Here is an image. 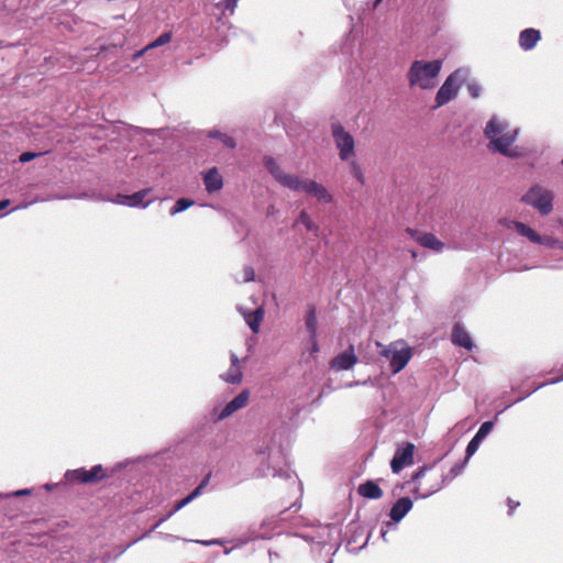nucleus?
Listing matches in <instances>:
<instances>
[{
  "mask_svg": "<svg viewBox=\"0 0 563 563\" xmlns=\"http://www.w3.org/2000/svg\"><path fill=\"white\" fill-rule=\"evenodd\" d=\"M282 438V432H274L261 439L256 448V459L260 462V466L255 471L257 477L292 478L291 471L282 467L283 464H286L287 457Z\"/></svg>",
  "mask_w": 563,
  "mask_h": 563,
  "instance_id": "1",
  "label": "nucleus"
},
{
  "mask_svg": "<svg viewBox=\"0 0 563 563\" xmlns=\"http://www.w3.org/2000/svg\"><path fill=\"white\" fill-rule=\"evenodd\" d=\"M484 134L489 141L487 148L490 152L512 159L525 156L522 147L512 146L518 137L519 130L509 129L507 122L492 118L485 126Z\"/></svg>",
  "mask_w": 563,
  "mask_h": 563,
  "instance_id": "2",
  "label": "nucleus"
},
{
  "mask_svg": "<svg viewBox=\"0 0 563 563\" xmlns=\"http://www.w3.org/2000/svg\"><path fill=\"white\" fill-rule=\"evenodd\" d=\"M263 164L267 172L278 181L282 186L292 190L302 191L307 195L314 197L320 186L319 183L312 179H301L297 175L287 174L283 170L276 159L272 156H265Z\"/></svg>",
  "mask_w": 563,
  "mask_h": 563,
  "instance_id": "3",
  "label": "nucleus"
},
{
  "mask_svg": "<svg viewBox=\"0 0 563 563\" xmlns=\"http://www.w3.org/2000/svg\"><path fill=\"white\" fill-rule=\"evenodd\" d=\"M442 68V60L433 59L430 62L415 60L408 70L407 78L410 87L421 89H431L435 86L434 79Z\"/></svg>",
  "mask_w": 563,
  "mask_h": 563,
  "instance_id": "4",
  "label": "nucleus"
},
{
  "mask_svg": "<svg viewBox=\"0 0 563 563\" xmlns=\"http://www.w3.org/2000/svg\"><path fill=\"white\" fill-rule=\"evenodd\" d=\"M553 192L540 184H533L521 197V201L536 209L541 216H548L553 210Z\"/></svg>",
  "mask_w": 563,
  "mask_h": 563,
  "instance_id": "5",
  "label": "nucleus"
},
{
  "mask_svg": "<svg viewBox=\"0 0 563 563\" xmlns=\"http://www.w3.org/2000/svg\"><path fill=\"white\" fill-rule=\"evenodd\" d=\"M470 71L466 68H459L448 76L435 95V108H440L455 99L459 90L468 78Z\"/></svg>",
  "mask_w": 563,
  "mask_h": 563,
  "instance_id": "6",
  "label": "nucleus"
},
{
  "mask_svg": "<svg viewBox=\"0 0 563 563\" xmlns=\"http://www.w3.org/2000/svg\"><path fill=\"white\" fill-rule=\"evenodd\" d=\"M376 345L382 347L379 354L389 362L393 374L404 369L412 356L411 349L401 341L393 342L387 346L376 342Z\"/></svg>",
  "mask_w": 563,
  "mask_h": 563,
  "instance_id": "7",
  "label": "nucleus"
},
{
  "mask_svg": "<svg viewBox=\"0 0 563 563\" xmlns=\"http://www.w3.org/2000/svg\"><path fill=\"white\" fill-rule=\"evenodd\" d=\"M331 134L342 162H350L355 156V140L340 122L331 123Z\"/></svg>",
  "mask_w": 563,
  "mask_h": 563,
  "instance_id": "8",
  "label": "nucleus"
},
{
  "mask_svg": "<svg viewBox=\"0 0 563 563\" xmlns=\"http://www.w3.org/2000/svg\"><path fill=\"white\" fill-rule=\"evenodd\" d=\"M249 398L250 391L244 389L230 400L221 410H219L218 407H214L211 412L212 421L219 422L229 418L238 410L244 408L247 405Z\"/></svg>",
  "mask_w": 563,
  "mask_h": 563,
  "instance_id": "9",
  "label": "nucleus"
},
{
  "mask_svg": "<svg viewBox=\"0 0 563 563\" xmlns=\"http://www.w3.org/2000/svg\"><path fill=\"white\" fill-rule=\"evenodd\" d=\"M415 444L405 442L396 449V452L390 461V468L393 473L398 474L404 467L413 464Z\"/></svg>",
  "mask_w": 563,
  "mask_h": 563,
  "instance_id": "10",
  "label": "nucleus"
},
{
  "mask_svg": "<svg viewBox=\"0 0 563 563\" xmlns=\"http://www.w3.org/2000/svg\"><path fill=\"white\" fill-rule=\"evenodd\" d=\"M468 461H466V457L460 462V463H456L455 465H453L449 472L448 475H443L441 477V481L433 484L428 490L426 492H420V486H417L415 489H413V494L416 496V498H421V499H426L428 497H430L431 495H433L434 493L439 492L441 488H442V485L446 482V481H451L453 479L454 477L459 476L463 470L465 468L466 464H467Z\"/></svg>",
  "mask_w": 563,
  "mask_h": 563,
  "instance_id": "11",
  "label": "nucleus"
},
{
  "mask_svg": "<svg viewBox=\"0 0 563 563\" xmlns=\"http://www.w3.org/2000/svg\"><path fill=\"white\" fill-rule=\"evenodd\" d=\"M412 500L409 497H400L390 508L389 517L391 522H386L385 526L388 528L400 522L412 509Z\"/></svg>",
  "mask_w": 563,
  "mask_h": 563,
  "instance_id": "12",
  "label": "nucleus"
},
{
  "mask_svg": "<svg viewBox=\"0 0 563 563\" xmlns=\"http://www.w3.org/2000/svg\"><path fill=\"white\" fill-rule=\"evenodd\" d=\"M357 363V356L354 353V346L350 345L347 350L339 353L330 362V367L335 371H349Z\"/></svg>",
  "mask_w": 563,
  "mask_h": 563,
  "instance_id": "13",
  "label": "nucleus"
},
{
  "mask_svg": "<svg viewBox=\"0 0 563 563\" xmlns=\"http://www.w3.org/2000/svg\"><path fill=\"white\" fill-rule=\"evenodd\" d=\"M210 478H211V473L207 474L202 481L199 483V485L191 492L189 493L185 498H183L181 500L177 501L173 509L167 512V517H172L173 515H175L177 511H179L180 509H183L185 506H187L188 504H190L192 500H195L197 497H199L202 493H203V489L207 487V485L209 484L210 482Z\"/></svg>",
  "mask_w": 563,
  "mask_h": 563,
  "instance_id": "14",
  "label": "nucleus"
},
{
  "mask_svg": "<svg viewBox=\"0 0 563 563\" xmlns=\"http://www.w3.org/2000/svg\"><path fill=\"white\" fill-rule=\"evenodd\" d=\"M408 232L415 238V240L423 247L441 252L444 247V244L433 234L429 232H413L412 230H408Z\"/></svg>",
  "mask_w": 563,
  "mask_h": 563,
  "instance_id": "15",
  "label": "nucleus"
},
{
  "mask_svg": "<svg viewBox=\"0 0 563 563\" xmlns=\"http://www.w3.org/2000/svg\"><path fill=\"white\" fill-rule=\"evenodd\" d=\"M148 192H150V189H142L132 195L118 196V198L114 200V202L124 205V206H129L132 208L145 209L150 205V201L144 202V199L148 195Z\"/></svg>",
  "mask_w": 563,
  "mask_h": 563,
  "instance_id": "16",
  "label": "nucleus"
},
{
  "mask_svg": "<svg viewBox=\"0 0 563 563\" xmlns=\"http://www.w3.org/2000/svg\"><path fill=\"white\" fill-rule=\"evenodd\" d=\"M203 185L209 194L223 188V177L217 167H211L202 173Z\"/></svg>",
  "mask_w": 563,
  "mask_h": 563,
  "instance_id": "17",
  "label": "nucleus"
},
{
  "mask_svg": "<svg viewBox=\"0 0 563 563\" xmlns=\"http://www.w3.org/2000/svg\"><path fill=\"white\" fill-rule=\"evenodd\" d=\"M541 40V32L533 27H528L519 33L518 43L521 49L528 52L536 47Z\"/></svg>",
  "mask_w": 563,
  "mask_h": 563,
  "instance_id": "18",
  "label": "nucleus"
},
{
  "mask_svg": "<svg viewBox=\"0 0 563 563\" xmlns=\"http://www.w3.org/2000/svg\"><path fill=\"white\" fill-rule=\"evenodd\" d=\"M452 343L464 347L467 351L473 350L474 343L470 333L460 324L455 323L451 333Z\"/></svg>",
  "mask_w": 563,
  "mask_h": 563,
  "instance_id": "19",
  "label": "nucleus"
},
{
  "mask_svg": "<svg viewBox=\"0 0 563 563\" xmlns=\"http://www.w3.org/2000/svg\"><path fill=\"white\" fill-rule=\"evenodd\" d=\"M230 360L231 365L225 373L221 374V378L229 384H239L242 380L240 358L234 353H231Z\"/></svg>",
  "mask_w": 563,
  "mask_h": 563,
  "instance_id": "20",
  "label": "nucleus"
},
{
  "mask_svg": "<svg viewBox=\"0 0 563 563\" xmlns=\"http://www.w3.org/2000/svg\"><path fill=\"white\" fill-rule=\"evenodd\" d=\"M357 493L367 499H379L383 496V490L374 481H366L358 485Z\"/></svg>",
  "mask_w": 563,
  "mask_h": 563,
  "instance_id": "21",
  "label": "nucleus"
},
{
  "mask_svg": "<svg viewBox=\"0 0 563 563\" xmlns=\"http://www.w3.org/2000/svg\"><path fill=\"white\" fill-rule=\"evenodd\" d=\"M64 481L66 483H81V484H92L91 477L89 475V471L85 467H79L76 470H68L64 474Z\"/></svg>",
  "mask_w": 563,
  "mask_h": 563,
  "instance_id": "22",
  "label": "nucleus"
},
{
  "mask_svg": "<svg viewBox=\"0 0 563 563\" xmlns=\"http://www.w3.org/2000/svg\"><path fill=\"white\" fill-rule=\"evenodd\" d=\"M305 327L309 333V336H318V319H317V310L316 307L310 305L308 306L306 316H305Z\"/></svg>",
  "mask_w": 563,
  "mask_h": 563,
  "instance_id": "23",
  "label": "nucleus"
},
{
  "mask_svg": "<svg viewBox=\"0 0 563 563\" xmlns=\"http://www.w3.org/2000/svg\"><path fill=\"white\" fill-rule=\"evenodd\" d=\"M514 228L519 235L528 239L531 243L538 244V242L540 241L541 234H539L536 230H533L528 224L520 222V221H515Z\"/></svg>",
  "mask_w": 563,
  "mask_h": 563,
  "instance_id": "24",
  "label": "nucleus"
},
{
  "mask_svg": "<svg viewBox=\"0 0 563 563\" xmlns=\"http://www.w3.org/2000/svg\"><path fill=\"white\" fill-rule=\"evenodd\" d=\"M244 314V319L247 323V325L250 327V329L254 332V333H257L260 331V325H261V322L264 318V310L263 308H256L255 310L253 311H250L247 313H243Z\"/></svg>",
  "mask_w": 563,
  "mask_h": 563,
  "instance_id": "25",
  "label": "nucleus"
},
{
  "mask_svg": "<svg viewBox=\"0 0 563 563\" xmlns=\"http://www.w3.org/2000/svg\"><path fill=\"white\" fill-rule=\"evenodd\" d=\"M207 136L210 139L219 140L228 148L233 150L236 146L235 140L229 134L221 132L220 130L212 129L208 131Z\"/></svg>",
  "mask_w": 563,
  "mask_h": 563,
  "instance_id": "26",
  "label": "nucleus"
},
{
  "mask_svg": "<svg viewBox=\"0 0 563 563\" xmlns=\"http://www.w3.org/2000/svg\"><path fill=\"white\" fill-rule=\"evenodd\" d=\"M296 224H302L308 231L317 233L319 228L313 223L307 211L302 210L296 221Z\"/></svg>",
  "mask_w": 563,
  "mask_h": 563,
  "instance_id": "27",
  "label": "nucleus"
},
{
  "mask_svg": "<svg viewBox=\"0 0 563 563\" xmlns=\"http://www.w3.org/2000/svg\"><path fill=\"white\" fill-rule=\"evenodd\" d=\"M194 205V200L188 198H179L175 205L170 208L169 214L175 216L190 208Z\"/></svg>",
  "mask_w": 563,
  "mask_h": 563,
  "instance_id": "28",
  "label": "nucleus"
},
{
  "mask_svg": "<svg viewBox=\"0 0 563 563\" xmlns=\"http://www.w3.org/2000/svg\"><path fill=\"white\" fill-rule=\"evenodd\" d=\"M538 244L549 249L563 250V241L550 235H540V241Z\"/></svg>",
  "mask_w": 563,
  "mask_h": 563,
  "instance_id": "29",
  "label": "nucleus"
},
{
  "mask_svg": "<svg viewBox=\"0 0 563 563\" xmlns=\"http://www.w3.org/2000/svg\"><path fill=\"white\" fill-rule=\"evenodd\" d=\"M89 475L91 477V482L92 484L95 483H98L107 477H109L110 475L104 471L103 466L101 464H97V465H93L90 470H89Z\"/></svg>",
  "mask_w": 563,
  "mask_h": 563,
  "instance_id": "30",
  "label": "nucleus"
},
{
  "mask_svg": "<svg viewBox=\"0 0 563 563\" xmlns=\"http://www.w3.org/2000/svg\"><path fill=\"white\" fill-rule=\"evenodd\" d=\"M172 41V33L170 32H163L162 34H159L154 41H152L151 43H148L146 46H145V49H153V48H156V47H159V46H163L167 43H169Z\"/></svg>",
  "mask_w": 563,
  "mask_h": 563,
  "instance_id": "31",
  "label": "nucleus"
},
{
  "mask_svg": "<svg viewBox=\"0 0 563 563\" xmlns=\"http://www.w3.org/2000/svg\"><path fill=\"white\" fill-rule=\"evenodd\" d=\"M350 173L361 184H365V176L360 164L356 161H350Z\"/></svg>",
  "mask_w": 563,
  "mask_h": 563,
  "instance_id": "32",
  "label": "nucleus"
},
{
  "mask_svg": "<svg viewBox=\"0 0 563 563\" xmlns=\"http://www.w3.org/2000/svg\"><path fill=\"white\" fill-rule=\"evenodd\" d=\"M482 441L483 440L481 438H478L477 435H474L472 438V440L468 442L466 450H465L466 461H468L476 453Z\"/></svg>",
  "mask_w": 563,
  "mask_h": 563,
  "instance_id": "33",
  "label": "nucleus"
},
{
  "mask_svg": "<svg viewBox=\"0 0 563 563\" xmlns=\"http://www.w3.org/2000/svg\"><path fill=\"white\" fill-rule=\"evenodd\" d=\"M313 198H316L321 203H330V202H332L331 194L321 184H320V186H319V188L317 190V194H316V196Z\"/></svg>",
  "mask_w": 563,
  "mask_h": 563,
  "instance_id": "34",
  "label": "nucleus"
},
{
  "mask_svg": "<svg viewBox=\"0 0 563 563\" xmlns=\"http://www.w3.org/2000/svg\"><path fill=\"white\" fill-rule=\"evenodd\" d=\"M495 422L494 421H485L481 424L479 429L475 433L478 438L484 440L493 430Z\"/></svg>",
  "mask_w": 563,
  "mask_h": 563,
  "instance_id": "35",
  "label": "nucleus"
},
{
  "mask_svg": "<svg viewBox=\"0 0 563 563\" xmlns=\"http://www.w3.org/2000/svg\"><path fill=\"white\" fill-rule=\"evenodd\" d=\"M31 494H32V489L23 488V489H18V490L7 493V494L0 493V499H5V498H10V497L29 496Z\"/></svg>",
  "mask_w": 563,
  "mask_h": 563,
  "instance_id": "36",
  "label": "nucleus"
},
{
  "mask_svg": "<svg viewBox=\"0 0 563 563\" xmlns=\"http://www.w3.org/2000/svg\"><path fill=\"white\" fill-rule=\"evenodd\" d=\"M558 373H559V376L554 377V378H551L549 379L548 382H544V383H541L539 384L534 389L533 391L540 389L541 387L543 386H547V385H554V384H558L560 382L563 380V364L561 365V367L558 369Z\"/></svg>",
  "mask_w": 563,
  "mask_h": 563,
  "instance_id": "37",
  "label": "nucleus"
},
{
  "mask_svg": "<svg viewBox=\"0 0 563 563\" xmlns=\"http://www.w3.org/2000/svg\"><path fill=\"white\" fill-rule=\"evenodd\" d=\"M467 91L472 98H478L482 92V87L477 81H470L467 84Z\"/></svg>",
  "mask_w": 563,
  "mask_h": 563,
  "instance_id": "38",
  "label": "nucleus"
},
{
  "mask_svg": "<svg viewBox=\"0 0 563 563\" xmlns=\"http://www.w3.org/2000/svg\"><path fill=\"white\" fill-rule=\"evenodd\" d=\"M431 468H432V466H427V465H423V466L419 467V468L415 472V474L412 475L411 481H412V482H415V483H418V482H419V481L424 476V474H426L429 470H431Z\"/></svg>",
  "mask_w": 563,
  "mask_h": 563,
  "instance_id": "39",
  "label": "nucleus"
},
{
  "mask_svg": "<svg viewBox=\"0 0 563 563\" xmlns=\"http://www.w3.org/2000/svg\"><path fill=\"white\" fill-rule=\"evenodd\" d=\"M41 154L40 153H34V152H23L20 157H19V161L21 163H29L31 161H33L34 158H36L37 156H40Z\"/></svg>",
  "mask_w": 563,
  "mask_h": 563,
  "instance_id": "40",
  "label": "nucleus"
},
{
  "mask_svg": "<svg viewBox=\"0 0 563 563\" xmlns=\"http://www.w3.org/2000/svg\"><path fill=\"white\" fill-rule=\"evenodd\" d=\"M254 278H255L254 269L252 267H250V266L244 267V269H243V282L244 283H249V282L254 280Z\"/></svg>",
  "mask_w": 563,
  "mask_h": 563,
  "instance_id": "41",
  "label": "nucleus"
},
{
  "mask_svg": "<svg viewBox=\"0 0 563 563\" xmlns=\"http://www.w3.org/2000/svg\"><path fill=\"white\" fill-rule=\"evenodd\" d=\"M310 354L313 356L319 352L318 336H309Z\"/></svg>",
  "mask_w": 563,
  "mask_h": 563,
  "instance_id": "42",
  "label": "nucleus"
},
{
  "mask_svg": "<svg viewBox=\"0 0 563 563\" xmlns=\"http://www.w3.org/2000/svg\"><path fill=\"white\" fill-rule=\"evenodd\" d=\"M238 2H239V0H223V7L225 10L233 13L238 5Z\"/></svg>",
  "mask_w": 563,
  "mask_h": 563,
  "instance_id": "43",
  "label": "nucleus"
},
{
  "mask_svg": "<svg viewBox=\"0 0 563 563\" xmlns=\"http://www.w3.org/2000/svg\"><path fill=\"white\" fill-rule=\"evenodd\" d=\"M199 543L203 544V545H222L224 543L223 540L221 539H212V540H207V541H199Z\"/></svg>",
  "mask_w": 563,
  "mask_h": 563,
  "instance_id": "44",
  "label": "nucleus"
},
{
  "mask_svg": "<svg viewBox=\"0 0 563 563\" xmlns=\"http://www.w3.org/2000/svg\"><path fill=\"white\" fill-rule=\"evenodd\" d=\"M170 517H167V514L162 517L158 521H156V523L151 528V530L144 536H148V533H151L152 531L156 530L163 522H165L166 520H168Z\"/></svg>",
  "mask_w": 563,
  "mask_h": 563,
  "instance_id": "45",
  "label": "nucleus"
},
{
  "mask_svg": "<svg viewBox=\"0 0 563 563\" xmlns=\"http://www.w3.org/2000/svg\"><path fill=\"white\" fill-rule=\"evenodd\" d=\"M146 52H148V49H145V47H143L142 49H139L136 51L135 53H133L132 55V60L133 62H136L140 57H142Z\"/></svg>",
  "mask_w": 563,
  "mask_h": 563,
  "instance_id": "46",
  "label": "nucleus"
},
{
  "mask_svg": "<svg viewBox=\"0 0 563 563\" xmlns=\"http://www.w3.org/2000/svg\"><path fill=\"white\" fill-rule=\"evenodd\" d=\"M60 483H46L43 488L47 492L54 490L57 486H59Z\"/></svg>",
  "mask_w": 563,
  "mask_h": 563,
  "instance_id": "47",
  "label": "nucleus"
},
{
  "mask_svg": "<svg viewBox=\"0 0 563 563\" xmlns=\"http://www.w3.org/2000/svg\"><path fill=\"white\" fill-rule=\"evenodd\" d=\"M509 511L508 514L511 515L514 510L519 506V503H514L511 499L508 500Z\"/></svg>",
  "mask_w": 563,
  "mask_h": 563,
  "instance_id": "48",
  "label": "nucleus"
},
{
  "mask_svg": "<svg viewBox=\"0 0 563 563\" xmlns=\"http://www.w3.org/2000/svg\"><path fill=\"white\" fill-rule=\"evenodd\" d=\"M11 203V200L10 199H3L0 201V211L5 209L7 207H9Z\"/></svg>",
  "mask_w": 563,
  "mask_h": 563,
  "instance_id": "49",
  "label": "nucleus"
},
{
  "mask_svg": "<svg viewBox=\"0 0 563 563\" xmlns=\"http://www.w3.org/2000/svg\"><path fill=\"white\" fill-rule=\"evenodd\" d=\"M31 203L32 202H24L21 206H18V207L13 208L12 211L19 210V209H26L29 206H31Z\"/></svg>",
  "mask_w": 563,
  "mask_h": 563,
  "instance_id": "50",
  "label": "nucleus"
},
{
  "mask_svg": "<svg viewBox=\"0 0 563 563\" xmlns=\"http://www.w3.org/2000/svg\"><path fill=\"white\" fill-rule=\"evenodd\" d=\"M386 534H387V529H385L384 527L382 528V531H380V536L384 540H386Z\"/></svg>",
  "mask_w": 563,
  "mask_h": 563,
  "instance_id": "51",
  "label": "nucleus"
},
{
  "mask_svg": "<svg viewBox=\"0 0 563 563\" xmlns=\"http://www.w3.org/2000/svg\"><path fill=\"white\" fill-rule=\"evenodd\" d=\"M383 0H375L373 2V8L376 9L378 7V4L382 2Z\"/></svg>",
  "mask_w": 563,
  "mask_h": 563,
  "instance_id": "52",
  "label": "nucleus"
},
{
  "mask_svg": "<svg viewBox=\"0 0 563 563\" xmlns=\"http://www.w3.org/2000/svg\"><path fill=\"white\" fill-rule=\"evenodd\" d=\"M66 197H58V196H53L51 197L49 199H65Z\"/></svg>",
  "mask_w": 563,
  "mask_h": 563,
  "instance_id": "53",
  "label": "nucleus"
},
{
  "mask_svg": "<svg viewBox=\"0 0 563 563\" xmlns=\"http://www.w3.org/2000/svg\"><path fill=\"white\" fill-rule=\"evenodd\" d=\"M231 551H232V549H225V550H224V554H227V555H228V554H230V553H231Z\"/></svg>",
  "mask_w": 563,
  "mask_h": 563,
  "instance_id": "54",
  "label": "nucleus"
},
{
  "mask_svg": "<svg viewBox=\"0 0 563 563\" xmlns=\"http://www.w3.org/2000/svg\"><path fill=\"white\" fill-rule=\"evenodd\" d=\"M562 164H563V159H562Z\"/></svg>",
  "mask_w": 563,
  "mask_h": 563,
  "instance_id": "55",
  "label": "nucleus"
}]
</instances>
